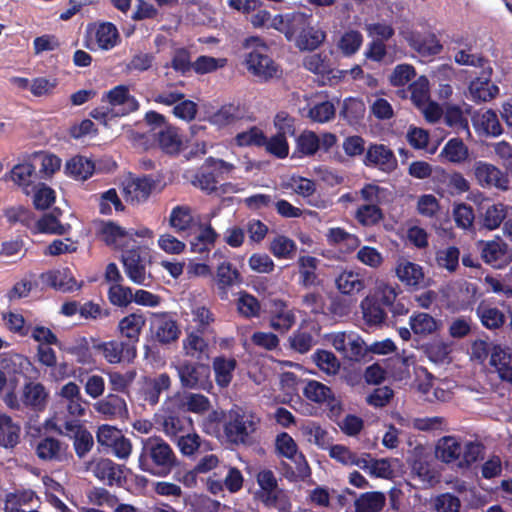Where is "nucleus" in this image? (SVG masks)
<instances>
[{
  "mask_svg": "<svg viewBox=\"0 0 512 512\" xmlns=\"http://www.w3.org/2000/svg\"><path fill=\"white\" fill-rule=\"evenodd\" d=\"M139 468L153 476L165 477L177 464V457L171 446L158 436L142 441L139 455Z\"/></svg>",
  "mask_w": 512,
  "mask_h": 512,
  "instance_id": "nucleus-1",
  "label": "nucleus"
},
{
  "mask_svg": "<svg viewBox=\"0 0 512 512\" xmlns=\"http://www.w3.org/2000/svg\"><path fill=\"white\" fill-rule=\"evenodd\" d=\"M243 48L252 49L245 57V65L250 74L260 82H267L281 74L278 64L269 55V46L258 36L244 39Z\"/></svg>",
  "mask_w": 512,
  "mask_h": 512,
  "instance_id": "nucleus-2",
  "label": "nucleus"
},
{
  "mask_svg": "<svg viewBox=\"0 0 512 512\" xmlns=\"http://www.w3.org/2000/svg\"><path fill=\"white\" fill-rule=\"evenodd\" d=\"M260 425V418L241 408L231 409L223 420V432L227 442L235 445H251Z\"/></svg>",
  "mask_w": 512,
  "mask_h": 512,
  "instance_id": "nucleus-3",
  "label": "nucleus"
},
{
  "mask_svg": "<svg viewBox=\"0 0 512 512\" xmlns=\"http://www.w3.org/2000/svg\"><path fill=\"white\" fill-rule=\"evenodd\" d=\"M256 481L260 489L255 498L267 508H275L280 512H288L291 502L285 491L278 486L277 478L270 469L260 470L256 474Z\"/></svg>",
  "mask_w": 512,
  "mask_h": 512,
  "instance_id": "nucleus-4",
  "label": "nucleus"
},
{
  "mask_svg": "<svg viewBox=\"0 0 512 512\" xmlns=\"http://www.w3.org/2000/svg\"><path fill=\"white\" fill-rule=\"evenodd\" d=\"M234 170V164L210 156L205 159L192 183L202 191L211 194L217 191L220 180L229 178Z\"/></svg>",
  "mask_w": 512,
  "mask_h": 512,
  "instance_id": "nucleus-5",
  "label": "nucleus"
},
{
  "mask_svg": "<svg viewBox=\"0 0 512 512\" xmlns=\"http://www.w3.org/2000/svg\"><path fill=\"white\" fill-rule=\"evenodd\" d=\"M149 332L152 341L160 345H169L177 342L181 335L179 324L170 312L152 313Z\"/></svg>",
  "mask_w": 512,
  "mask_h": 512,
  "instance_id": "nucleus-6",
  "label": "nucleus"
},
{
  "mask_svg": "<svg viewBox=\"0 0 512 512\" xmlns=\"http://www.w3.org/2000/svg\"><path fill=\"white\" fill-rule=\"evenodd\" d=\"M120 39L117 27L111 22L88 24L84 46L91 51L113 49Z\"/></svg>",
  "mask_w": 512,
  "mask_h": 512,
  "instance_id": "nucleus-7",
  "label": "nucleus"
},
{
  "mask_svg": "<svg viewBox=\"0 0 512 512\" xmlns=\"http://www.w3.org/2000/svg\"><path fill=\"white\" fill-rule=\"evenodd\" d=\"M178 376L183 388L209 390L212 388L210 381L209 365L200 362L183 361L176 366Z\"/></svg>",
  "mask_w": 512,
  "mask_h": 512,
  "instance_id": "nucleus-8",
  "label": "nucleus"
},
{
  "mask_svg": "<svg viewBox=\"0 0 512 512\" xmlns=\"http://www.w3.org/2000/svg\"><path fill=\"white\" fill-rule=\"evenodd\" d=\"M126 276L137 285H145L146 280V253L139 245L123 251L121 255Z\"/></svg>",
  "mask_w": 512,
  "mask_h": 512,
  "instance_id": "nucleus-9",
  "label": "nucleus"
},
{
  "mask_svg": "<svg viewBox=\"0 0 512 512\" xmlns=\"http://www.w3.org/2000/svg\"><path fill=\"white\" fill-rule=\"evenodd\" d=\"M473 174L477 183L483 188H497L505 191L509 188V178L505 172L494 164L478 160L473 164Z\"/></svg>",
  "mask_w": 512,
  "mask_h": 512,
  "instance_id": "nucleus-10",
  "label": "nucleus"
},
{
  "mask_svg": "<svg viewBox=\"0 0 512 512\" xmlns=\"http://www.w3.org/2000/svg\"><path fill=\"white\" fill-rule=\"evenodd\" d=\"M88 470L107 486L122 487L126 481L125 466L119 465L109 458H100L89 463Z\"/></svg>",
  "mask_w": 512,
  "mask_h": 512,
  "instance_id": "nucleus-11",
  "label": "nucleus"
},
{
  "mask_svg": "<svg viewBox=\"0 0 512 512\" xmlns=\"http://www.w3.org/2000/svg\"><path fill=\"white\" fill-rule=\"evenodd\" d=\"M400 35L410 48L422 56L438 55L443 49L440 40L433 32L421 33L416 30L406 29L401 30Z\"/></svg>",
  "mask_w": 512,
  "mask_h": 512,
  "instance_id": "nucleus-12",
  "label": "nucleus"
},
{
  "mask_svg": "<svg viewBox=\"0 0 512 512\" xmlns=\"http://www.w3.org/2000/svg\"><path fill=\"white\" fill-rule=\"evenodd\" d=\"M363 164L388 174L398 167L394 152L384 144H370L363 158Z\"/></svg>",
  "mask_w": 512,
  "mask_h": 512,
  "instance_id": "nucleus-13",
  "label": "nucleus"
},
{
  "mask_svg": "<svg viewBox=\"0 0 512 512\" xmlns=\"http://www.w3.org/2000/svg\"><path fill=\"white\" fill-rule=\"evenodd\" d=\"M102 102H107L113 109L119 107L117 111L115 110L118 117L129 115L140 107L138 100L130 94L126 85H118L110 89L102 96Z\"/></svg>",
  "mask_w": 512,
  "mask_h": 512,
  "instance_id": "nucleus-14",
  "label": "nucleus"
},
{
  "mask_svg": "<svg viewBox=\"0 0 512 512\" xmlns=\"http://www.w3.org/2000/svg\"><path fill=\"white\" fill-rule=\"evenodd\" d=\"M99 236L108 247L123 250L125 247H128L129 241L132 240L134 236L141 237L143 234L134 229L126 230L114 221L109 220L102 221Z\"/></svg>",
  "mask_w": 512,
  "mask_h": 512,
  "instance_id": "nucleus-15",
  "label": "nucleus"
},
{
  "mask_svg": "<svg viewBox=\"0 0 512 512\" xmlns=\"http://www.w3.org/2000/svg\"><path fill=\"white\" fill-rule=\"evenodd\" d=\"M4 178L5 180H11L28 195L35 188L39 175L36 171V166L32 162V158L28 157L14 165L9 173L5 174Z\"/></svg>",
  "mask_w": 512,
  "mask_h": 512,
  "instance_id": "nucleus-16",
  "label": "nucleus"
},
{
  "mask_svg": "<svg viewBox=\"0 0 512 512\" xmlns=\"http://www.w3.org/2000/svg\"><path fill=\"white\" fill-rule=\"evenodd\" d=\"M493 68L486 67L469 84V93L474 102H488L499 94V87L491 81Z\"/></svg>",
  "mask_w": 512,
  "mask_h": 512,
  "instance_id": "nucleus-17",
  "label": "nucleus"
},
{
  "mask_svg": "<svg viewBox=\"0 0 512 512\" xmlns=\"http://www.w3.org/2000/svg\"><path fill=\"white\" fill-rule=\"evenodd\" d=\"M478 245L481 248L482 260L494 268H502L512 260L508 244L500 237L489 241L481 240Z\"/></svg>",
  "mask_w": 512,
  "mask_h": 512,
  "instance_id": "nucleus-18",
  "label": "nucleus"
},
{
  "mask_svg": "<svg viewBox=\"0 0 512 512\" xmlns=\"http://www.w3.org/2000/svg\"><path fill=\"white\" fill-rule=\"evenodd\" d=\"M146 318L141 313H130L123 317L117 325V333L130 348H136L140 335L145 327Z\"/></svg>",
  "mask_w": 512,
  "mask_h": 512,
  "instance_id": "nucleus-19",
  "label": "nucleus"
},
{
  "mask_svg": "<svg viewBox=\"0 0 512 512\" xmlns=\"http://www.w3.org/2000/svg\"><path fill=\"white\" fill-rule=\"evenodd\" d=\"M158 182L151 175L129 180L123 189L126 201L131 204L145 202L156 188Z\"/></svg>",
  "mask_w": 512,
  "mask_h": 512,
  "instance_id": "nucleus-20",
  "label": "nucleus"
},
{
  "mask_svg": "<svg viewBox=\"0 0 512 512\" xmlns=\"http://www.w3.org/2000/svg\"><path fill=\"white\" fill-rule=\"evenodd\" d=\"M158 148L166 155L177 156L183 149V136L180 129L172 124L165 125L154 134Z\"/></svg>",
  "mask_w": 512,
  "mask_h": 512,
  "instance_id": "nucleus-21",
  "label": "nucleus"
},
{
  "mask_svg": "<svg viewBox=\"0 0 512 512\" xmlns=\"http://www.w3.org/2000/svg\"><path fill=\"white\" fill-rule=\"evenodd\" d=\"M296 322V316L286 301L273 299L270 304V327L280 333L289 331Z\"/></svg>",
  "mask_w": 512,
  "mask_h": 512,
  "instance_id": "nucleus-22",
  "label": "nucleus"
},
{
  "mask_svg": "<svg viewBox=\"0 0 512 512\" xmlns=\"http://www.w3.org/2000/svg\"><path fill=\"white\" fill-rule=\"evenodd\" d=\"M96 351L100 352L104 359L110 364H117L123 360H132L136 357V348H130L124 341L110 340L94 345Z\"/></svg>",
  "mask_w": 512,
  "mask_h": 512,
  "instance_id": "nucleus-23",
  "label": "nucleus"
},
{
  "mask_svg": "<svg viewBox=\"0 0 512 512\" xmlns=\"http://www.w3.org/2000/svg\"><path fill=\"white\" fill-rule=\"evenodd\" d=\"M171 379L167 373H161L156 377H145L139 390L140 397L145 403L155 406L159 403L162 392L169 390Z\"/></svg>",
  "mask_w": 512,
  "mask_h": 512,
  "instance_id": "nucleus-24",
  "label": "nucleus"
},
{
  "mask_svg": "<svg viewBox=\"0 0 512 512\" xmlns=\"http://www.w3.org/2000/svg\"><path fill=\"white\" fill-rule=\"evenodd\" d=\"M40 279L48 287L61 292H72L82 287L78 284L69 268L56 269L44 272Z\"/></svg>",
  "mask_w": 512,
  "mask_h": 512,
  "instance_id": "nucleus-25",
  "label": "nucleus"
},
{
  "mask_svg": "<svg viewBox=\"0 0 512 512\" xmlns=\"http://www.w3.org/2000/svg\"><path fill=\"white\" fill-rule=\"evenodd\" d=\"M95 410L108 419H126L129 416L126 400L119 394L109 393L94 405Z\"/></svg>",
  "mask_w": 512,
  "mask_h": 512,
  "instance_id": "nucleus-26",
  "label": "nucleus"
},
{
  "mask_svg": "<svg viewBox=\"0 0 512 512\" xmlns=\"http://www.w3.org/2000/svg\"><path fill=\"white\" fill-rule=\"evenodd\" d=\"M245 117V109L239 103H227L208 117V121L218 127L224 128L235 124Z\"/></svg>",
  "mask_w": 512,
  "mask_h": 512,
  "instance_id": "nucleus-27",
  "label": "nucleus"
},
{
  "mask_svg": "<svg viewBox=\"0 0 512 512\" xmlns=\"http://www.w3.org/2000/svg\"><path fill=\"white\" fill-rule=\"evenodd\" d=\"M475 313L482 326L488 330H497L506 321L505 314L487 300H481L478 303Z\"/></svg>",
  "mask_w": 512,
  "mask_h": 512,
  "instance_id": "nucleus-28",
  "label": "nucleus"
},
{
  "mask_svg": "<svg viewBox=\"0 0 512 512\" xmlns=\"http://www.w3.org/2000/svg\"><path fill=\"white\" fill-rule=\"evenodd\" d=\"M68 445L50 436L41 438L36 446V454L41 460L63 461L66 458Z\"/></svg>",
  "mask_w": 512,
  "mask_h": 512,
  "instance_id": "nucleus-29",
  "label": "nucleus"
},
{
  "mask_svg": "<svg viewBox=\"0 0 512 512\" xmlns=\"http://www.w3.org/2000/svg\"><path fill=\"white\" fill-rule=\"evenodd\" d=\"M199 228V234L190 241V251L207 257L219 235L211 224H200Z\"/></svg>",
  "mask_w": 512,
  "mask_h": 512,
  "instance_id": "nucleus-30",
  "label": "nucleus"
},
{
  "mask_svg": "<svg viewBox=\"0 0 512 512\" xmlns=\"http://www.w3.org/2000/svg\"><path fill=\"white\" fill-rule=\"evenodd\" d=\"M243 282V278L237 269L229 261L221 262L216 268V283L218 289L223 293L227 294L228 289L235 285H240Z\"/></svg>",
  "mask_w": 512,
  "mask_h": 512,
  "instance_id": "nucleus-31",
  "label": "nucleus"
},
{
  "mask_svg": "<svg viewBox=\"0 0 512 512\" xmlns=\"http://www.w3.org/2000/svg\"><path fill=\"white\" fill-rule=\"evenodd\" d=\"M439 157H442L449 163L461 165L469 160L470 151L461 138L454 137L445 143Z\"/></svg>",
  "mask_w": 512,
  "mask_h": 512,
  "instance_id": "nucleus-32",
  "label": "nucleus"
},
{
  "mask_svg": "<svg viewBox=\"0 0 512 512\" xmlns=\"http://www.w3.org/2000/svg\"><path fill=\"white\" fill-rule=\"evenodd\" d=\"M473 126L479 134L497 137L503 133L502 125L495 111L489 109L472 118Z\"/></svg>",
  "mask_w": 512,
  "mask_h": 512,
  "instance_id": "nucleus-33",
  "label": "nucleus"
},
{
  "mask_svg": "<svg viewBox=\"0 0 512 512\" xmlns=\"http://www.w3.org/2000/svg\"><path fill=\"white\" fill-rule=\"evenodd\" d=\"M363 320L368 327H378L385 323L386 310L370 295L366 296L360 304Z\"/></svg>",
  "mask_w": 512,
  "mask_h": 512,
  "instance_id": "nucleus-34",
  "label": "nucleus"
},
{
  "mask_svg": "<svg viewBox=\"0 0 512 512\" xmlns=\"http://www.w3.org/2000/svg\"><path fill=\"white\" fill-rule=\"evenodd\" d=\"M436 456L444 463H453L460 461L462 454V444L459 438L455 436H444L436 444Z\"/></svg>",
  "mask_w": 512,
  "mask_h": 512,
  "instance_id": "nucleus-35",
  "label": "nucleus"
},
{
  "mask_svg": "<svg viewBox=\"0 0 512 512\" xmlns=\"http://www.w3.org/2000/svg\"><path fill=\"white\" fill-rule=\"evenodd\" d=\"M320 260L313 256H300L297 264L299 268V284L305 288L317 286L320 280L316 273Z\"/></svg>",
  "mask_w": 512,
  "mask_h": 512,
  "instance_id": "nucleus-36",
  "label": "nucleus"
},
{
  "mask_svg": "<svg viewBox=\"0 0 512 512\" xmlns=\"http://www.w3.org/2000/svg\"><path fill=\"white\" fill-rule=\"evenodd\" d=\"M512 213V207L503 203H495L488 206L480 216L481 227L487 230H495L508 217V212Z\"/></svg>",
  "mask_w": 512,
  "mask_h": 512,
  "instance_id": "nucleus-37",
  "label": "nucleus"
},
{
  "mask_svg": "<svg viewBox=\"0 0 512 512\" xmlns=\"http://www.w3.org/2000/svg\"><path fill=\"white\" fill-rule=\"evenodd\" d=\"M47 397L43 384L28 382L23 387L21 400L25 406L41 411L45 408Z\"/></svg>",
  "mask_w": 512,
  "mask_h": 512,
  "instance_id": "nucleus-38",
  "label": "nucleus"
},
{
  "mask_svg": "<svg viewBox=\"0 0 512 512\" xmlns=\"http://www.w3.org/2000/svg\"><path fill=\"white\" fill-rule=\"evenodd\" d=\"M337 289L345 295H355L365 288L363 276L354 271L344 270L335 280Z\"/></svg>",
  "mask_w": 512,
  "mask_h": 512,
  "instance_id": "nucleus-39",
  "label": "nucleus"
},
{
  "mask_svg": "<svg viewBox=\"0 0 512 512\" xmlns=\"http://www.w3.org/2000/svg\"><path fill=\"white\" fill-rule=\"evenodd\" d=\"M353 217L360 226L373 227L383 220L384 214L377 203H369L359 205Z\"/></svg>",
  "mask_w": 512,
  "mask_h": 512,
  "instance_id": "nucleus-40",
  "label": "nucleus"
},
{
  "mask_svg": "<svg viewBox=\"0 0 512 512\" xmlns=\"http://www.w3.org/2000/svg\"><path fill=\"white\" fill-rule=\"evenodd\" d=\"M169 224L176 233L190 232L194 226L192 209L187 205H177L170 213Z\"/></svg>",
  "mask_w": 512,
  "mask_h": 512,
  "instance_id": "nucleus-41",
  "label": "nucleus"
},
{
  "mask_svg": "<svg viewBox=\"0 0 512 512\" xmlns=\"http://www.w3.org/2000/svg\"><path fill=\"white\" fill-rule=\"evenodd\" d=\"M94 169V162L84 156H75L65 165L66 174L76 180H87L93 175Z\"/></svg>",
  "mask_w": 512,
  "mask_h": 512,
  "instance_id": "nucleus-42",
  "label": "nucleus"
},
{
  "mask_svg": "<svg viewBox=\"0 0 512 512\" xmlns=\"http://www.w3.org/2000/svg\"><path fill=\"white\" fill-rule=\"evenodd\" d=\"M20 431L21 427L10 416L0 414V446L14 448L19 443Z\"/></svg>",
  "mask_w": 512,
  "mask_h": 512,
  "instance_id": "nucleus-43",
  "label": "nucleus"
},
{
  "mask_svg": "<svg viewBox=\"0 0 512 512\" xmlns=\"http://www.w3.org/2000/svg\"><path fill=\"white\" fill-rule=\"evenodd\" d=\"M396 274L401 282L415 288H419L424 281L422 267L410 261L400 263L396 269Z\"/></svg>",
  "mask_w": 512,
  "mask_h": 512,
  "instance_id": "nucleus-44",
  "label": "nucleus"
},
{
  "mask_svg": "<svg viewBox=\"0 0 512 512\" xmlns=\"http://www.w3.org/2000/svg\"><path fill=\"white\" fill-rule=\"evenodd\" d=\"M236 365L237 362L234 358L227 359L219 356L213 360L215 380L218 386L225 388L231 383Z\"/></svg>",
  "mask_w": 512,
  "mask_h": 512,
  "instance_id": "nucleus-45",
  "label": "nucleus"
},
{
  "mask_svg": "<svg viewBox=\"0 0 512 512\" xmlns=\"http://www.w3.org/2000/svg\"><path fill=\"white\" fill-rule=\"evenodd\" d=\"M385 495L382 492H366L355 500V512H380L385 506Z\"/></svg>",
  "mask_w": 512,
  "mask_h": 512,
  "instance_id": "nucleus-46",
  "label": "nucleus"
},
{
  "mask_svg": "<svg viewBox=\"0 0 512 512\" xmlns=\"http://www.w3.org/2000/svg\"><path fill=\"white\" fill-rule=\"evenodd\" d=\"M236 307L239 314L247 319L259 317L261 305L259 300L252 294L241 291L236 301Z\"/></svg>",
  "mask_w": 512,
  "mask_h": 512,
  "instance_id": "nucleus-47",
  "label": "nucleus"
},
{
  "mask_svg": "<svg viewBox=\"0 0 512 512\" xmlns=\"http://www.w3.org/2000/svg\"><path fill=\"white\" fill-rule=\"evenodd\" d=\"M362 43L363 35L361 32L351 29L342 34L337 43V47L344 56L350 57L359 51Z\"/></svg>",
  "mask_w": 512,
  "mask_h": 512,
  "instance_id": "nucleus-48",
  "label": "nucleus"
},
{
  "mask_svg": "<svg viewBox=\"0 0 512 512\" xmlns=\"http://www.w3.org/2000/svg\"><path fill=\"white\" fill-rule=\"evenodd\" d=\"M409 324L411 330L417 335H429L438 329L436 319L425 312L412 315Z\"/></svg>",
  "mask_w": 512,
  "mask_h": 512,
  "instance_id": "nucleus-49",
  "label": "nucleus"
},
{
  "mask_svg": "<svg viewBox=\"0 0 512 512\" xmlns=\"http://www.w3.org/2000/svg\"><path fill=\"white\" fill-rule=\"evenodd\" d=\"M287 17L286 38L289 41L292 40L296 35L299 37L310 25L311 15L306 13L293 11L287 13Z\"/></svg>",
  "mask_w": 512,
  "mask_h": 512,
  "instance_id": "nucleus-50",
  "label": "nucleus"
},
{
  "mask_svg": "<svg viewBox=\"0 0 512 512\" xmlns=\"http://www.w3.org/2000/svg\"><path fill=\"white\" fill-rule=\"evenodd\" d=\"M302 390L307 400L317 404H323L332 393L330 387L317 380H307Z\"/></svg>",
  "mask_w": 512,
  "mask_h": 512,
  "instance_id": "nucleus-51",
  "label": "nucleus"
},
{
  "mask_svg": "<svg viewBox=\"0 0 512 512\" xmlns=\"http://www.w3.org/2000/svg\"><path fill=\"white\" fill-rule=\"evenodd\" d=\"M316 366L328 375H335L340 369V362L331 351L318 349L312 355Z\"/></svg>",
  "mask_w": 512,
  "mask_h": 512,
  "instance_id": "nucleus-52",
  "label": "nucleus"
},
{
  "mask_svg": "<svg viewBox=\"0 0 512 512\" xmlns=\"http://www.w3.org/2000/svg\"><path fill=\"white\" fill-rule=\"evenodd\" d=\"M202 335L197 330L187 334L183 340V349L186 355L196 357L199 360L202 358V355L208 350V343Z\"/></svg>",
  "mask_w": 512,
  "mask_h": 512,
  "instance_id": "nucleus-53",
  "label": "nucleus"
},
{
  "mask_svg": "<svg viewBox=\"0 0 512 512\" xmlns=\"http://www.w3.org/2000/svg\"><path fill=\"white\" fill-rule=\"evenodd\" d=\"M296 249V243L284 235H278L270 244V252L278 259H292Z\"/></svg>",
  "mask_w": 512,
  "mask_h": 512,
  "instance_id": "nucleus-54",
  "label": "nucleus"
},
{
  "mask_svg": "<svg viewBox=\"0 0 512 512\" xmlns=\"http://www.w3.org/2000/svg\"><path fill=\"white\" fill-rule=\"evenodd\" d=\"M132 289L122 283L111 284L107 291L109 302L113 306L127 307L132 303Z\"/></svg>",
  "mask_w": 512,
  "mask_h": 512,
  "instance_id": "nucleus-55",
  "label": "nucleus"
},
{
  "mask_svg": "<svg viewBox=\"0 0 512 512\" xmlns=\"http://www.w3.org/2000/svg\"><path fill=\"white\" fill-rule=\"evenodd\" d=\"M460 251L456 246H449L436 252V263L440 268L454 272L459 266Z\"/></svg>",
  "mask_w": 512,
  "mask_h": 512,
  "instance_id": "nucleus-56",
  "label": "nucleus"
},
{
  "mask_svg": "<svg viewBox=\"0 0 512 512\" xmlns=\"http://www.w3.org/2000/svg\"><path fill=\"white\" fill-rule=\"evenodd\" d=\"M234 140L239 147H262L266 143V136L260 128L253 126L247 131L238 133Z\"/></svg>",
  "mask_w": 512,
  "mask_h": 512,
  "instance_id": "nucleus-57",
  "label": "nucleus"
},
{
  "mask_svg": "<svg viewBox=\"0 0 512 512\" xmlns=\"http://www.w3.org/2000/svg\"><path fill=\"white\" fill-rule=\"evenodd\" d=\"M411 472L423 485H433L436 482L434 470L422 457H416L412 460Z\"/></svg>",
  "mask_w": 512,
  "mask_h": 512,
  "instance_id": "nucleus-58",
  "label": "nucleus"
},
{
  "mask_svg": "<svg viewBox=\"0 0 512 512\" xmlns=\"http://www.w3.org/2000/svg\"><path fill=\"white\" fill-rule=\"evenodd\" d=\"M484 445L477 441H468L462 446V454L458 465L461 468H468L478 460L482 459Z\"/></svg>",
  "mask_w": 512,
  "mask_h": 512,
  "instance_id": "nucleus-59",
  "label": "nucleus"
},
{
  "mask_svg": "<svg viewBox=\"0 0 512 512\" xmlns=\"http://www.w3.org/2000/svg\"><path fill=\"white\" fill-rule=\"evenodd\" d=\"M369 354V348L365 345L362 338L356 334L351 333V338L347 342V348L343 356L354 362H360L365 359Z\"/></svg>",
  "mask_w": 512,
  "mask_h": 512,
  "instance_id": "nucleus-60",
  "label": "nucleus"
},
{
  "mask_svg": "<svg viewBox=\"0 0 512 512\" xmlns=\"http://www.w3.org/2000/svg\"><path fill=\"white\" fill-rule=\"evenodd\" d=\"M31 365L29 359L18 353L2 354L0 358V367L2 371L8 374H17L25 367Z\"/></svg>",
  "mask_w": 512,
  "mask_h": 512,
  "instance_id": "nucleus-61",
  "label": "nucleus"
},
{
  "mask_svg": "<svg viewBox=\"0 0 512 512\" xmlns=\"http://www.w3.org/2000/svg\"><path fill=\"white\" fill-rule=\"evenodd\" d=\"M36 228L38 232L43 234L64 235L66 233V229L59 221L58 216L53 212L45 213L36 222Z\"/></svg>",
  "mask_w": 512,
  "mask_h": 512,
  "instance_id": "nucleus-62",
  "label": "nucleus"
},
{
  "mask_svg": "<svg viewBox=\"0 0 512 512\" xmlns=\"http://www.w3.org/2000/svg\"><path fill=\"white\" fill-rule=\"evenodd\" d=\"M325 39V33L319 29L308 26L304 32L298 37V46L303 50L317 49Z\"/></svg>",
  "mask_w": 512,
  "mask_h": 512,
  "instance_id": "nucleus-63",
  "label": "nucleus"
},
{
  "mask_svg": "<svg viewBox=\"0 0 512 512\" xmlns=\"http://www.w3.org/2000/svg\"><path fill=\"white\" fill-rule=\"evenodd\" d=\"M297 149L304 156H313L320 149L319 136L313 131H304L297 138Z\"/></svg>",
  "mask_w": 512,
  "mask_h": 512,
  "instance_id": "nucleus-64",
  "label": "nucleus"
}]
</instances>
